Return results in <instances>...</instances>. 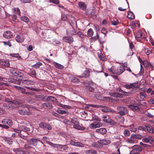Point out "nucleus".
<instances>
[{"instance_id": "32", "label": "nucleus", "mask_w": 154, "mask_h": 154, "mask_svg": "<svg viewBox=\"0 0 154 154\" xmlns=\"http://www.w3.org/2000/svg\"><path fill=\"white\" fill-rule=\"evenodd\" d=\"M127 17L128 18L131 20L134 19L135 18V16L132 12L128 13Z\"/></svg>"}, {"instance_id": "29", "label": "nucleus", "mask_w": 154, "mask_h": 154, "mask_svg": "<svg viewBox=\"0 0 154 154\" xmlns=\"http://www.w3.org/2000/svg\"><path fill=\"white\" fill-rule=\"evenodd\" d=\"M29 142L30 144L35 146L37 144V140L36 139L32 138L29 141Z\"/></svg>"}, {"instance_id": "2", "label": "nucleus", "mask_w": 154, "mask_h": 154, "mask_svg": "<svg viewBox=\"0 0 154 154\" xmlns=\"http://www.w3.org/2000/svg\"><path fill=\"white\" fill-rule=\"evenodd\" d=\"M18 112L22 115H27L28 116L30 115L32 112L30 111L29 109L26 107H24L21 109H20L18 111Z\"/></svg>"}, {"instance_id": "10", "label": "nucleus", "mask_w": 154, "mask_h": 154, "mask_svg": "<svg viewBox=\"0 0 154 154\" xmlns=\"http://www.w3.org/2000/svg\"><path fill=\"white\" fill-rule=\"evenodd\" d=\"M102 125V124L100 122H95L91 124L90 128L92 129L96 128L101 127Z\"/></svg>"}, {"instance_id": "57", "label": "nucleus", "mask_w": 154, "mask_h": 154, "mask_svg": "<svg viewBox=\"0 0 154 154\" xmlns=\"http://www.w3.org/2000/svg\"><path fill=\"white\" fill-rule=\"evenodd\" d=\"M46 123L44 122H41L40 123L39 125L40 127L42 128H45L46 124Z\"/></svg>"}, {"instance_id": "21", "label": "nucleus", "mask_w": 154, "mask_h": 154, "mask_svg": "<svg viewBox=\"0 0 154 154\" xmlns=\"http://www.w3.org/2000/svg\"><path fill=\"white\" fill-rule=\"evenodd\" d=\"M79 5L82 9L85 10L86 8V5L85 2H80L79 3Z\"/></svg>"}, {"instance_id": "43", "label": "nucleus", "mask_w": 154, "mask_h": 154, "mask_svg": "<svg viewBox=\"0 0 154 154\" xmlns=\"http://www.w3.org/2000/svg\"><path fill=\"white\" fill-rule=\"evenodd\" d=\"M126 142L129 143H136V140H134L131 139H128L126 141Z\"/></svg>"}, {"instance_id": "13", "label": "nucleus", "mask_w": 154, "mask_h": 154, "mask_svg": "<svg viewBox=\"0 0 154 154\" xmlns=\"http://www.w3.org/2000/svg\"><path fill=\"white\" fill-rule=\"evenodd\" d=\"M63 40L66 42L71 43L73 41V39L71 36H64L63 38Z\"/></svg>"}, {"instance_id": "11", "label": "nucleus", "mask_w": 154, "mask_h": 154, "mask_svg": "<svg viewBox=\"0 0 154 154\" xmlns=\"http://www.w3.org/2000/svg\"><path fill=\"white\" fill-rule=\"evenodd\" d=\"M2 123L3 124L7 125L8 127L9 126L10 127L12 125V122L11 120L8 119H3L2 121Z\"/></svg>"}, {"instance_id": "23", "label": "nucleus", "mask_w": 154, "mask_h": 154, "mask_svg": "<svg viewBox=\"0 0 154 154\" xmlns=\"http://www.w3.org/2000/svg\"><path fill=\"white\" fill-rule=\"evenodd\" d=\"M131 138L132 139H141L143 138L142 136L139 134H135L131 135Z\"/></svg>"}, {"instance_id": "33", "label": "nucleus", "mask_w": 154, "mask_h": 154, "mask_svg": "<svg viewBox=\"0 0 154 154\" xmlns=\"http://www.w3.org/2000/svg\"><path fill=\"white\" fill-rule=\"evenodd\" d=\"M54 66L57 68L62 69L63 68V66L62 65H61L58 63L56 62L54 63Z\"/></svg>"}, {"instance_id": "12", "label": "nucleus", "mask_w": 154, "mask_h": 154, "mask_svg": "<svg viewBox=\"0 0 154 154\" xmlns=\"http://www.w3.org/2000/svg\"><path fill=\"white\" fill-rule=\"evenodd\" d=\"M111 141L108 139H103L98 141V143L100 144L105 145H108L110 143Z\"/></svg>"}, {"instance_id": "40", "label": "nucleus", "mask_w": 154, "mask_h": 154, "mask_svg": "<svg viewBox=\"0 0 154 154\" xmlns=\"http://www.w3.org/2000/svg\"><path fill=\"white\" fill-rule=\"evenodd\" d=\"M42 65V63L40 62H38L36 64L33 65V67L35 68H39L40 66Z\"/></svg>"}, {"instance_id": "39", "label": "nucleus", "mask_w": 154, "mask_h": 154, "mask_svg": "<svg viewBox=\"0 0 154 154\" xmlns=\"http://www.w3.org/2000/svg\"><path fill=\"white\" fill-rule=\"evenodd\" d=\"M86 89L87 91L92 92H95L94 88L93 87L88 86L87 87Z\"/></svg>"}, {"instance_id": "18", "label": "nucleus", "mask_w": 154, "mask_h": 154, "mask_svg": "<svg viewBox=\"0 0 154 154\" xmlns=\"http://www.w3.org/2000/svg\"><path fill=\"white\" fill-rule=\"evenodd\" d=\"M35 97L39 100H42L43 101H46V97L44 95L40 94H38L35 95Z\"/></svg>"}, {"instance_id": "46", "label": "nucleus", "mask_w": 154, "mask_h": 154, "mask_svg": "<svg viewBox=\"0 0 154 154\" xmlns=\"http://www.w3.org/2000/svg\"><path fill=\"white\" fill-rule=\"evenodd\" d=\"M71 122L72 123L75 125V124L78 123V121L77 119L75 118H73L71 119Z\"/></svg>"}, {"instance_id": "5", "label": "nucleus", "mask_w": 154, "mask_h": 154, "mask_svg": "<svg viewBox=\"0 0 154 154\" xmlns=\"http://www.w3.org/2000/svg\"><path fill=\"white\" fill-rule=\"evenodd\" d=\"M13 151L17 154H30L29 152L19 148L14 149Z\"/></svg>"}, {"instance_id": "64", "label": "nucleus", "mask_w": 154, "mask_h": 154, "mask_svg": "<svg viewBox=\"0 0 154 154\" xmlns=\"http://www.w3.org/2000/svg\"><path fill=\"white\" fill-rule=\"evenodd\" d=\"M125 112L126 113V111H119L118 112V113L121 116H123L125 115Z\"/></svg>"}, {"instance_id": "41", "label": "nucleus", "mask_w": 154, "mask_h": 154, "mask_svg": "<svg viewBox=\"0 0 154 154\" xmlns=\"http://www.w3.org/2000/svg\"><path fill=\"white\" fill-rule=\"evenodd\" d=\"M73 127L74 128H75L78 130H82L83 129H82V128L79 125V123L78 122V123L75 124L73 126Z\"/></svg>"}, {"instance_id": "35", "label": "nucleus", "mask_w": 154, "mask_h": 154, "mask_svg": "<svg viewBox=\"0 0 154 154\" xmlns=\"http://www.w3.org/2000/svg\"><path fill=\"white\" fill-rule=\"evenodd\" d=\"M94 32L91 29H89L87 32V35L89 37L92 36L94 34Z\"/></svg>"}, {"instance_id": "61", "label": "nucleus", "mask_w": 154, "mask_h": 154, "mask_svg": "<svg viewBox=\"0 0 154 154\" xmlns=\"http://www.w3.org/2000/svg\"><path fill=\"white\" fill-rule=\"evenodd\" d=\"M45 128H47L49 130H51L52 129V127L51 125L48 124L46 123L45 127Z\"/></svg>"}, {"instance_id": "27", "label": "nucleus", "mask_w": 154, "mask_h": 154, "mask_svg": "<svg viewBox=\"0 0 154 154\" xmlns=\"http://www.w3.org/2000/svg\"><path fill=\"white\" fill-rule=\"evenodd\" d=\"M106 122L109 124L111 125H115L116 124V123L110 118L108 119V120H106Z\"/></svg>"}, {"instance_id": "37", "label": "nucleus", "mask_w": 154, "mask_h": 154, "mask_svg": "<svg viewBox=\"0 0 154 154\" xmlns=\"http://www.w3.org/2000/svg\"><path fill=\"white\" fill-rule=\"evenodd\" d=\"M57 112L59 114H69V112H68L66 111H65V110H57Z\"/></svg>"}, {"instance_id": "25", "label": "nucleus", "mask_w": 154, "mask_h": 154, "mask_svg": "<svg viewBox=\"0 0 154 154\" xmlns=\"http://www.w3.org/2000/svg\"><path fill=\"white\" fill-rule=\"evenodd\" d=\"M133 111H138L139 109V108L137 106L133 105H130L128 106Z\"/></svg>"}, {"instance_id": "38", "label": "nucleus", "mask_w": 154, "mask_h": 154, "mask_svg": "<svg viewBox=\"0 0 154 154\" xmlns=\"http://www.w3.org/2000/svg\"><path fill=\"white\" fill-rule=\"evenodd\" d=\"M86 152L87 154H97L96 151L93 150H87Z\"/></svg>"}, {"instance_id": "53", "label": "nucleus", "mask_w": 154, "mask_h": 154, "mask_svg": "<svg viewBox=\"0 0 154 154\" xmlns=\"http://www.w3.org/2000/svg\"><path fill=\"white\" fill-rule=\"evenodd\" d=\"M112 24L116 26L119 24V22L118 20H113L112 21Z\"/></svg>"}, {"instance_id": "42", "label": "nucleus", "mask_w": 154, "mask_h": 154, "mask_svg": "<svg viewBox=\"0 0 154 154\" xmlns=\"http://www.w3.org/2000/svg\"><path fill=\"white\" fill-rule=\"evenodd\" d=\"M14 75L19 77H22L23 76V74L22 73L16 70Z\"/></svg>"}, {"instance_id": "22", "label": "nucleus", "mask_w": 154, "mask_h": 154, "mask_svg": "<svg viewBox=\"0 0 154 154\" xmlns=\"http://www.w3.org/2000/svg\"><path fill=\"white\" fill-rule=\"evenodd\" d=\"M55 148H57L58 149H60L61 150H64L67 148L66 145H55Z\"/></svg>"}, {"instance_id": "14", "label": "nucleus", "mask_w": 154, "mask_h": 154, "mask_svg": "<svg viewBox=\"0 0 154 154\" xmlns=\"http://www.w3.org/2000/svg\"><path fill=\"white\" fill-rule=\"evenodd\" d=\"M0 64L2 66L8 67L10 66L9 62L7 60L0 59Z\"/></svg>"}, {"instance_id": "62", "label": "nucleus", "mask_w": 154, "mask_h": 154, "mask_svg": "<svg viewBox=\"0 0 154 154\" xmlns=\"http://www.w3.org/2000/svg\"><path fill=\"white\" fill-rule=\"evenodd\" d=\"M68 18L69 19V20H70V21L74 20L75 21L74 17L72 16L68 15Z\"/></svg>"}, {"instance_id": "54", "label": "nucleus", "mask_w": 154, "mask_h": 154, "mask_svg": "<svg viewBox=\"0 0 154 154\" xmlns=\"http://www.w3.org/2000/svg\"><path fill=\"white\" fill-rule=\"evenodd\" d=\"M92 118L93 120H94L98 121H100L101 120L100 118H99L97 116L95 115L92 116Z\"/></svg>"}, {"instance_id": "63", "label": "nucleus", "mask_w": 154, "mask_h": 154, "mask_svg": "<svg viewBox=\"0 0 154 154\" xmlns=\"http://www.w3.org/2000/svg\"><path fill=\"white\" fill-rule=\"evenodd\" d=\"M23 80L22 79L17 80L16 79H15V81L14 82V84H18V85H20L21 83V81H22Z\"/></svg>"}, {"instance_id": "15", "label": "nucleus", "mask_w": 154, "mask_h": 154, "mask_svg": "<svg viewBox=\"0 0 154 154\" xmlns=\"http://www.w3.org/2000/svg\"><path fill=\"white\" fill-rule=\"evenodd\" d=\"M71 145L79 147H83L84 145L82 143L80 142H76L73 140H71L70 143Z\"/></svg>"}, {"instance_id": "47", "label": "nucleus", "mask_w": 154, "mask_h": 154, "mask_svg": "<svg viewBox=\"0 0 154 154\" xmlns=\"http://www.w3.org/2000/svg\"><path fill=\"white\" fill-rule=\"evenodd\" d=\"M144 51L146 54L148 55L151 53L152 52L151 50L148 48H144Z\"/></svg>"}, {"instance_id": "44", "label": "nucleus", "mask_w": 154, "mask_h": 154, "mask_svg": "<svg viewBox=\"0 0 154 154\" xmlns=\"http://www.w3.org/2000/svg\"><path fill=\"white\" fill-rule=\"evenodd\" d=\"M146 128L147 131L151 133H152L153 132V130H152V127L150 125H148L146 126Z\"/></svg>"}, {"instance_id": "59", "label": "nucleus", "mask_w": 154, "mask_h": 154, "mask_svg": "<svg viewBox=\"0 0 154 154\" xmlns=\"http://www.w3.org/2000/svg\"><path fill=\"white\" fill-rule=\"evenodd\" d=\"M101 32L102 33L104 34V36L107 33V31L105 28L104 27L101 30Z\"/></svg>"}, {"instance_id": "34", "label": "nucleus", "mask_w": 154, "mask_h": 154, "mask_svg": "<svg viewBox=\"0 0 154 154\" xmlns=\"http://www.w3.org/2000/svg\"><path fill=\"white\" fill-rule=\"evenodd\" d=\"M70 79L71 81L74 83H77L80 82L79 79L74 76L71 77Z\"/></svg>"}, {"instance_id": "1", "label": "nucleus", "mask_w": 154, "mask_h": 154, "mask_svg": "<svg viewBox=\"0 0 154 154\" xmlns=\"http://www.w3.org/2000/svg\"><path fill=\"white\" fill-rule=\"evenodd\" d=\"M108 69L112 73L120 75L125 71V68L123 66L120 65L118 67L112 66L111 68H108Z\"/></svg>"}, {"instance_id": "49", "label": "nucleus", "mask_w": 154, "mask_h": 154, "mask_svg": "<svg viewBox=\"0 0 154 154\" xmlns=\"http://www.w3.org/2000/svg\"><path fill=\"white\" fill-rule=\"evenodd\" d=\"M150 62H148L147 60H144L143 62V64L144 65V66L146 67H149V64Z\"/></svg>"}, {"instance_id": "24", "label": "nucleus", "mask_w": 154, "mask_h": 154, "mask_svg": "<svg viewBox=\"0 0 154 154\" xmlns=\"http://www.w3.org/2000/svg\"><path fill=\"white\" fill-rule=\"evenodd\" d=\"M19 129L24 132H27L30 131L29 128L24 125L20 126L19 127Z\"/></svg>"}, {"instance_id": "48", "label": "nucleus", "mask_w": 154, "mask_h": 154, "mask_svg": "<svg viewBox=\"0 0 154 154\" xmlns=\"http://www.w3.org/2000/svg\"><path fill=\"white\" fill-rule=\"evenodd\" d=\"M3 43L4 44V45L6 46H8L9 47H11V44L10 41H4L3 42Z\"/></svg>"}, {"instance_id": "55", "label": "nucleus", "mask_w": 154, "mask_h": 154, "mask_svg": "<svg viewBox=\"0 0 154 154\" xmlns=\"http://www.w3.org/2000/svg\"><path fill=\"white\" fill-rule=\"evenodd\" d=\"M130 131L133 132H135L137 131V129L134 127L132 125L130 126Z\"/></svg>"}, {"instance_id": "56", "label": "nucleus", "mask_w": 154, "mask_h": 154, "mask_svg": "<svg viewBox=\"0 0 154 154\" xmlns=\"http://www.w3.org/2000/svg\"><path fill=\"white\" fill-rule=\"evenodd\" d=\"M102 117L103 119V121L105 122H106V120H108L110 118L108 115L103 116Z\"/></svg>"}, {"instance_id": "58", "label": "nucleus", "mask_w": 154, "mask_h": 154, "mask_svg": "<svg viewBox=\"0 0 154 154\" xmlns=\"http://www.w3.org/2000/svg\"><path fill=\"white\" fill-rule=\"evenodd\" d=\"M50 2L56 5H57L59 2L58 0H50Z\"/></svg>"}, {"instance_id": "3", "label": "nucleus", "mask_w": 154, "mask_h": 154, "mask_svg": "<svg viewBox=\"0 0 154 154\" xmlns=\"http://www.w3.org/2000/svg\"><path fill=\"white\" fill-rule=\"evenodd\" d=\"M95 8L93 7L92 8L89 9L86 11V15L93 17V18L95 19L97 17L96 15L95 14Z\"/></svg>"}, {"instance_id": "52", "label": "nucleus", "mask_w": 154, "mask_h": 154, "mask_svg": "<svg viewBox=\"0 0 154 154\" xmlns=\"http://www.w3.org/2000/svg\"><path fill=\"white\" fill-rule=\"evenodd\" d=\"M60 106L64 109H70L71 107V106H69L63 104H60Z\"/></svg>"}, {"instance_id": "45", "label": "nucleus", "mask_w": 154, "mask_h": 154, "mask_svg": "<svg viewBox=\"0 0 154 154\" xmlns=\"http://www.w3.org/2000/svg\"><path fill=\"white\" fill-rule=\"evenodd\" d=\"M13 10L14 11V13L18 15H19L20 13V12L19 8H14L13 9Z\"/></svg>"}, {"instance_id": "6", "label": "nucleus", "mask_w": 154, "mask_h": 154, "mask_svg": "<svg viewBox=\"0 0 154 154\" xmlns=\"http://www.w3.org/2000/svg\"><path fill=\"white\" fill-rule=\"evenodd\" d=\"M90 69L88 68H86V70L81 75L79 76L78 77L80 78H88L89 77L90 75Z\"/></svg>"}, {"instance_id": "19", "label": "nucleus", "mask_w": 154, "mask_h": 154, "mask_svg": "<svg viewBox=\"0 0 154 154\" xmlns=\"http://www.w3.org/2000/svg\"><path fill=\"white\" fill-rule=\"evenodd\" d=\"M23 35L20 34L17 35L15 38L16 41L19 42H22L24 41Z\"/></svg>"}, {"instance_id": "60", "label": "nucleus", "mask_w": 154, "mask_h": 154, "mask_svg": "<svg viewBox=\"0 0 154 154\" xmlns=\"http://www.w3.org/2000/svg\"><path fill=\"white\" fill-rule=\"evenodd\" d=\"M68 18V15L67 16L63 15L62 16V20L63 21H65Z\"/></svg>"}, {"instance_id": "50", "label": "nucleus", "mask_w": 154, "mask_h": 154, "mask_svg": "<svg viewBox=\"0 0 154 154\" xmlns=\"http://www.w3.org/2000/svg\"><path fill=\"white\" fill-rule=\"evenodd\" d=\"M124 133L125 136L126 137L128 136L130 134L129 131L127 129H126L124 131Z\"/></svg>"}, {"instance_id": "51", "label": "nucleus", "mask_w": 154, "mask_h": 154, "mask_svg": "<svg viewBox=\"0 0 154 154\" xmlns=\"http://www.w3.org/2000/svg\"><path fill=\"white\" fill-rule=\"evenodd\" d=\"M144 73V69L142 65L140 64V70L139 72L140 75H143Z\"/></svg>"}, {"instance_id": "31", "label": "nucleus", "mask_w": 154, "mask_h": 154, "mask_svg": "<svg viewBox=\"0 0 154 154\" xmlns=\"http://www.w3.org/2000/svg\"><path fill=\"white\" fill-rule=\"evenodd\" d=\"M117 109L119 111H126V113H128V111L124 107L118 106L117 107Z\"/></svg>"}, {"instance_id": "16", "label": "nucleus", "mask_w": 154, "mask_h": 154, "mask_svg": "<svg viewBox=\"0 0 154 154\" xmlns=\"http://www.w3.org/2000/svg\"><path fill=\"white\" fill-rule=\"evenodd\" d=\"M46 101H52L54 103H57V100L54 97L52 96H48L46 98Z\"/></svg>"}, {"instance_id": "26", "label": "nucleus", "mask_w": 154, "mask_h": 154, "mask_svg": "<svg viewBox=\"0 0 154 154\" xmlns=\"http://www.w3.org/2000/svg\"><path fill=\"white\" fill-rule=\"evenodd\" d=\"M141 148L139 145H135L134 146V151L136 152H138L141 151Z\"/></svg>"}, {"instance_id": "17", "label": "nucleus", "mask_w": 154, "mask_h": 154, "mask_svg": "<svg viewBox=\"0 0 154 154\" xmlns=\"http://www.w3.org/2000/svg\"><path fill=\"white\" fill-rule=\"evenodd\" d=\"M3 36L6 38H9L12 37V34L11 32L9 31L5 32L3 34Z\"/></svg>"}, {"instance_id": "36", "label": "nucleus", "mask_w": 154, "mask_h": 154, "mask_svg": "<svg viewBox=\"0 0 154 154\" xmlns=\"http://www.w3.org/2000/svg\"><path fill=\"white\" fill-rule=\"evenodd\" d=\"M95 97L97 100H103V97L99 94H96L94 95Z\"/></svg>"}, {"instance_id": "9", "label": "nucleus", "mask_w": 154, "mask_h": 154, "mask_svg": "<svg viewBox=\"0 0 154 154\" xmlns=\"http://www.w3.org/2000/svg\"><path fill=\"white\" fill-rule=\"evenodd\" d=\"M3 101H5L8 103H10L13 104L20 105L21 103L18 101L14 100L12 101V100L8 98H4V100Z\"/></svg>"}, {"instance_id": "7", "label": "nucleus", "mask_w": 154, "mask_h": 154, "mask_svg": "<svg viewBox=\"0 0 154 154\" xmlns=\"http://www.w3.org/2000/svg\"><path fill=\"white\" fill-rule=\"evenodd\" d=\"M101 110L102 111L105 112H110L114 113L115 112V111L114 110L111 109L108 106H101Z\"/></svg>"}, {"instance_id": "28", "label": "nucleus", "mask_w": 154, "mask_h": 154, "mask_svg": "<svg viewBox=\"0 0 154 154\" xmlns=\"http://www.w3.org/2000/svg\"><path fill=\"white\" fill-rule=\"evenodd\" d=\"M28 74L30 75H32L35 76L36 75V72L35 71L32 69H30L28 71Z\"/></svg>"}, {"instance_id": "30", "label": "nucleus", "mask_w": 154, "mask_h": 154, "mask_svg": "<svg viewBox=\"0 0 154 154\" xmlns=\"http://www.w3.org/2000/svg\"><path fill=\"white\" fill-rule=\"evenodd\" d=\"M20 19L21 20L23 21L24 22L28 23L29 22V20L28 18L25 16H22L20 17Z\"/></svg>"}, {"instance_id": "20", "label": "nucleus", "mask_w": 154, "mask_h": 154, "mask_svg": "<svg viewBox=\"0 0 154 154\" xmlns=\"http://www.w3.org/2000/svg\"><path fill=\"white\" fill-rule=\"evenodd\" d=\"M96 132L103 134L106 133L107 131L105 128H100L96 130Z\"/></svg>"}, {"instance_id": "4", "label": "nucleus", "mask_w": 154, "mask_h": 154, "mask_svg": "<svg viewBox=\"0 0 154 154\" xmlns=\"http://www.w3.org/2000/svg\"><path fill=\"white\" fill-rule=\"evenodd\" d=\"M145 37L144 33L141 30H139L135 36L136 39L138 41H140L141 39Z\"/></svg>"}, {"instance_id": "8", "label": "nucleus", "mask_w": 154, "mask_h": 154, "mask_svg": "<svg viewBox=\"0 0 154 154\" xmlns=\"http://www.w3.org/2000/svg\"><path fill=\"white\" fill-rule=\"evenodd\" d=\"M131 84L132 89L131 90V91L132 92H136L137 91V88H139L140 84L138 82Z\"/></svg>"}]
</instances>
